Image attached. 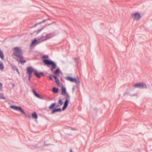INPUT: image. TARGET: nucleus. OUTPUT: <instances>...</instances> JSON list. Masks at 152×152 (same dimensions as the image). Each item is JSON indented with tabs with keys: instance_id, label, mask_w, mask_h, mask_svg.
Returning a JSON list of instances; mask_svg holds the SVG:
<instances>
[{
	"instance_id": "nucleus-7",
	"label": "nucleus",
	"mask_w": 152,
	"mask_h": 152,
	"mask_svg": "<svg viewBox=\"0 0 152 152\" xmlns=\"http://www.w3.org/2000/svg\"><path fill=\"white\" fill-rule=\"evenodd\" d=\"M10 107L14 110L20 112L23 114H26L24 111L20 107H18L15 105H12L10 106Z\"/></svg>"
},
{
	"instance_id": "nucleus-23",
	"label": "nucleus",
	"mask_w": 152,
	"mask_h": 152,
	"mask_svg": "<svg viewBox=\"0 0 152 152\" xmlns=\"http://www.w3.org/2000/svg\"><path fill=\"white\" fill-rule=\"evenodd\" d=\"M37 41L36 39H34L31 42V45H34L35 43L37 42Z\"/></svg>"
},
{
	"instance_id": "nucleus-12",
	"label": "nucleus",
	"mask_w": 152,
	"mask_h": 152,
	"mask_svg": "<svg viewBox=\"0 0 152 152\" xmlns=\"http://www.w3.org/2000/svg\"><path fill=\"white\" fill-rule=\"evenodd\" d=\"M11 68L13 70H16L18 72V73L19 74L20 72H19V70H18V68H17V67L14 65H13L12 64H11Z\"/></svg>"
},
{
	"instance_id": "nucleus-33",
	"label": "nucleus",
	"mask_w": 152,
	"mask_h": 152,
	"mask_svg": "<svg viewBox=\"0 0 152 152\" xmlns=\"http://www.w3.org/2000/svg\"><path fill=\"white\" fill-rule=\"evenodd\" d=\"M74 89H75L74 87H73V88H72V90H73V91H74Z\"/></svg>"
},
{
	"instance_id": "nucleus-2",
	"label": "nucleus",
	"mask_w": 152,
	"mask_h": 152,
	"mask_svg": "<svg viewBox=\"0 0 152 152\" xmlns=\"http://www.w3.org/2000/svg\"><path fill=\"white\" fill-rule=\"evenodd\" d=\"M13 55L20 59H22L23 58L22 50L19 47H16L14 48Z\"/></svg>"
},
{
	"instance_id": "nucleus-28",
	"label": "nucleus",
	"mask_w": 152,
	"mask_h": 152,
	"mask_svg": "<svg viewBox=\"0 0 152 152\" xmlns=\"http://www.w3.org/2000/svg\"><path fill=\"white\" fill-rule=\"evenodd\" d=\"M42 58H48V56L47 55H44L43 56Z\"/></svg>"
},
{
	"instance_id": "nucleus-30",
	"label": "nucleus",
	"mask_w": 152,
	"mask_h": 152,
	"mask_svg": "<svg viewBox=\"0 0 152 152\" xmlns=\"http://www.w3.org/2000/svg\"><path fill=\"white\" fill-rule=\"evenodd\" d=\"M40 75H44V73L42 72H40Z\"/></svg>"
},
{
	"instance_id": "nucleus-21",
	"label": "nucleus",
	"mask_w": 152,
	"mask_h": 152,
	"mask_svg": "<svg viewBox=\"0 0 152 152\" xmlns=\"http://www.w3.org/2000/svg\"><path fill=\"white\" fill-rule=\"evenodd\" d=\"M4 68V66L3 63L1 62H0V69L2 70Z\"/></svg>"
},
{
	"instance_id": "nucleus-14",
	"label": "nucleus",
	"mask_w": 152,
	"mask_h": 152,
	"mask_svg": "<svg viewBox=\"0 0 152 152\" xmlns=\"http://www.w3.org/2000/svg\"><path fill=\"white\" fill-rule=\"evenodd\" d=\"M56 82L57 85H58L60 84V82L58 77L56 76H53Z\"/></svg>"
},
{
	"instance_id": "nucleus-9",
	"label": "nucleus",
	"mask_w": 152,
	"mask_h": 152,
	"mask_svg": "<svg viewBox=\"0 0 152 152\" xmlns=\"http://www.w3.org/2000/svg\"><path fill=\"white\" fill-rule=\"evenodd\" d=\"M33 92L34 94L36 97L40 99H43L42 97L39 94H38L34 89H33Z\"/></svg>"
},
{
	"instance_id": "nucleus-34",
	"label": "nucleus",
	"mask_w": 152,
	"mask_h": 152,
	"mask_svg": "<svg viewBox=\"0 0 152 152\" xmlns=\"http://www.w3.org/2000/svg\"><path fill=\"white\" fill-rule=\"evenodd\" d=\"M70 151H71V152H72V151L71 150Z\"/></svg>"
},
{
	"instance_id": "nucleus-32",
	"label": "nucleus",
	"mask_w": 152,
	"mask_h": 152,
	"mask_svg": "<svg viewBox=\"0 0 152 152\" xmlns=\"http://www.w3.org/2000/svg\"><path fill=\"white\" fill-rule=\"evenodd\" d=\"M51 104L54 105V104H56L55 103H52Z\"/></svg>"
},
{
	"instance_id": "nucleus-5",
	"label": "nucleus",
	"mask_w": 152,
	"mask_h": 152,
	"mask_svg": "<svg viewBox=\"0 0 152 152\" xmlns=\"http://www.w3.org/2000/svg\"><path fill=\"white\" fill-rule=\"evenodd\" d=\"M36 70L34 69L31 67H29L27 68L26 72L28 74V80L30 81L32 76V73H34Z\"/></svg>"
},
{
	"instance_id": "nucleus-29",
	"label": "nucleus",
	"mask_w": 152,
	"mask_h": 152,
	"mask_svg": "<svg viewBox=\"0 0 152 152\" xmlns=\"http://www.w3.org/2000/svg\"><path fill=\"white\" fill-rule=\"evenodd\" d=\"M2 83H1L0 82V90H1L2 88Z\"/></svg>"
},
{
	"instance_id": "nucleus-25",
	"label": "nucleus",
	"mask_w": 152,
	"mask_h": 152,
	"mask_svg": "<svg viewBox=\"0 0 152 152\" xmlns=\"http://www.w3.org/2000/svg\"><path fill=\"white\" fill-rule=\"evenodd\" d=\"M53 75H49L48 76V77L50 79V80H53V79L52 77H53Z\"/></svg>"
},
{
	"instance_id": "nucleus-27",
	"label": "nucleus",
	"mask_w": 152,
	"mask_h": 152,
	"mask_svg": "<svg viewBox=\"0 0 152 152\" xmlns=\"http://www.w3.org/2000/svg\"><path fill=\"white\" fill-rule=\"evenodd\" d=\"M45 27H43V28H41L39 30H38V31H37V33H39L40 31H41L43 28H44Z\"/></svg>"
},
{
	"instance_id": "nucleus-24",
	"label": "nucleus",
	"mask_w": 152,
	"mask_h": 152,
	"mask_svg": "<svg viewBox=\"0 0 152 152\" xmlns=\"http://www.w3.org/2000/svg\"><path fill=\"white\" fill-rule=\"evenodd\" d=\"M5 97L4 96L3 94H2L0 93V99H4Z\"/></svg>"
},
{
	"instance_id": "nucleus-18",
	"label": "nucleus",
	"mask_w": 152,
	"mask_h": 152,
	"mask_svg": "<svg viewBox=\"0 0 152 152\" xmlns=\"http://www.w3.org/2000/svg\"><path fill=\"white\" fill-rule=\"evenodd\" d=\"M4 55L3 54V52L1 51H0V57H1V59L3 60L4 59Z\"/></svg>"
},
{
	"instance_id": "nucleus-11",
	"label": "nucleus",
	"mask_w": 152,
	"mask_h": 152,
	"mask_svg": "<svg viewBox=\"0 0 152 152\" xmlns=\"http://www.w3.org/2000/svg\"><path fill=\"white\" fill-rule=\"evenodd\" d=\"M61 89V94L63 95H66V94L68 93H67L66 92L65 88L63 86H62V87Z\"/></svg>"
},
{
	"instance_id": "nucleus-19",
	"label": "nucleus",
	"mask_w": 152,
	"mask_h": 152,
	"mask_svg": "<svg viewBox=\"0 0 152 152\" xmlns=\"http://www.w3.org/2000/svg\"><path fill=\"white\" fill-rule=\"evenodd\" d=\"M53 92L55 93H57L58 91V89L57 88L54 87L53 89Z\"/></svg>"
},
{
	"instance_id": "nucleus-1",
	"label": "nucleus",
	"mask_w": 152,
	"mask_h": 152,
	"mask_svg": "<svg viewBox=\"0 0 152 152\" xmlns=\"http://www.w3.org/2000/svg\"><path fill=\"white\" fill-rule=\"evenodd\" d=\"M43 62L47 66H51V67L50 69V70L55 75H56L59 73L60 69L59 68L56 69V70L53 72L54 69H56V65L55 63L53 61L46 59L43 60Z\"/></svg>"
},
{
	"instance_id": "nucleus-17",
	"label": "nucleus",
	"mask_w": 152,
	"mask_h": 152,
	"mask_svg": "<svg viewBox=\"0 0 152 152\" xmlns=\"http://www.w3.org/2000/svg\"><path fill=\"white\" fill-rule=\"evenodd\" d=\"M32 117L33 118L37 119L38 118V116L37 115V113L35 112H34L32 114Z\"/></svg>"
},
{
	"instance_id": "nucleus-13",
	"label": "nucleus",
	"mask_w": 152,
	"mask_h": 152,
	"mask_svg": "<svg viewBox=\"0 0 152 152\" xmlns=\"http://www.w3.org/2000/svg\"><path fill=\"white\" fill-rule=\"evenodd\" d=\"M35 75L38 78H40L41 77V76L40 74V72H37V70H35V72L34 73Z\"/></svg>"
},
{
	"instance_id": "nucleus-6",
	"label": "nucleus",
	"mask_w": 152,
	"mask_h": 152,
	"mask_svg": "<svg viewBox=\"0 0 152 152\" xmlns=\"http://www.w3.org/2000/svg\"><path fill=\"white\" fill-rule=\"evenodd\" d=\"M134 87L135 88H139L140 89L147 88L146 84L142 83H138L135 84L134 85Z\"/></svg>"
},
{
	"instance_id": "nucleus-22",
	"label": "nucleus",
	"mask_w": 152,
	"mask_h": 152,
	"mask_svg": "<svg viewBox=\"0 0 152 152\" xmlns=\"http://www.w3.org/2000/svg\"><path fill=\"white\" fill-rule=\"evenodd\" d=\"M72 78L73 77L69 76H67L66 77V80H69L71 82H72Z\"/></svg>"
},
{
	"instance_id": "nucleus-26",
	"label": "nucleus",
	"mask_w": 152,
	"mask_h": 152,
	"mask_svg": "<svg viewBox=\"0 0 152 152\" xmlns=\"http://www.w3.org/2000/svg\"><path fill=\"white\" fill-rule=\"evenodd\" d=\"M58 103L60 104H63V102L62 100L61 99H60L58 101Z\"/></svg>"
},
{
	"instance_id": "nucleus-3",
	"label": "nucleus",
	"mask_w": 152,
	"mask_h": 152,
	"mask_svg": "<svg viewBox=\"0 0 152 152\" xmlns=\"http://www.w3.org/2000/svg\"><path fill=\"white\" fill-rule=\"evenodd\" d=\"M53 36V34L52 33L46 34L45 33H44L41 38L38 39V42H43L52 38Z\"/></svg>"
},
{
	"instance_id": "nucleus-4",
	"label": "nucleus",
	"mask_w": 152,
	"mask_h": 152,
	"mask_svg": "<svg viewBox=\"0 0 152 152\" xmlns=\"http://www.w3.org/2000/svg\"><path fill=\"white\" fill-rule=\"evenodd\" d=\"M59 105H51L49 107L50 109H53L52 111V113H53L55 112L58 111H60L62 110H64L67 107V105H64L62 109L59 108H58L57 109H54L55 107H58Z\"/></svg>"
},
{
	"instance_id": "nucleus-16",
	"label": "nucleus",
	"mask_w": 152,
	"mask_h": 152,
	"mask_svg": "<svg viewBox=\"0 0 152 152\" xmlns=\"http://www.w3.org/2000/svg\"><path fill=\"white\" fill-rule=\"evenodd\" d=\"M49 20V19H45L41 22H39L38 23H36L34 25V26H36L42 23H44L47 20Z\"/></svg>"
},
{
	"instance_id": "nucleus-10",
	"label": "nucleus",
	"mask_w": 152,
	"mask_h": 152,
	"mask_svg": "<svg viewBox=\"0 0 152 152\" xmlns=\"http://www.w3.org/2000/svg\"><path fill=\"white\" fill-rule=\"evenodd\" d=\"M69 100V96L68 94H67L66 97V100L64 104H68Z\"/></svg>"
},
{
	"instance_id": "nucleus-20",
	"label": "nucleus",
	"mask_w": 152,
	"mask_h": 152,
	"mask_svg": "<svg viewBox=\"0 0 152 152\" xmlns=\"http://www.w3.org/2000/svg\"><path fill=\"white\" fill-rule=\"evenodd\" d=\"M19 58H16V59L17 61H18L19 62H20V63H25L26 62V61L25 60H22L21 59H20V60H19Z\"/></svg>"
},
{
	"instance_id": "nucleus-31",
	"label": "nucleus",
	"mask_w": 152,
	"mask_h": 152,
	"mask_svg": "<svg viewBox=\"0 0 152 152\" xmlns=\"http://www.w3.org/2000/svg\"><path fill=\"white\" fill-rule=\"evenodd\" d=\"M73 59L75 61V62H77V61H76L77 58H73Z\"/></svg>"
},
{
	"instance_id": "nucleus-8",
	"label": "nucleus",
	"mask_w": 152,
	"mask_h": 152,
	"mask_svg": "<svg viewBox=\"0 0 152 152\" xmlns=\"http://www.w3.org/2000/svg\"><path fill=\"white\" fill-rule=\"evenodd\" d=\"M132 16L135 19L138 20H139L141 18V16L139 13H136L132 14Z\"/></svg>"
},
{
	"instance_id": "nucleus-15",
	"label": "nucleus",
	"mask_w": 152,
	"mask_h": 152,
	"mask_svg": "<svg viewBox=\"0 0 152 152\" xmlns=\"http://www.w3.org/2000/svg\"><path fill=\"white\" fill-rule=\"evenodd\" d=\"M72 82H75L77 84H79L80 83V81L78 79H76L74 78H73Z\"/></svg>"
}]
</instances>
